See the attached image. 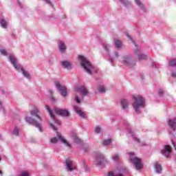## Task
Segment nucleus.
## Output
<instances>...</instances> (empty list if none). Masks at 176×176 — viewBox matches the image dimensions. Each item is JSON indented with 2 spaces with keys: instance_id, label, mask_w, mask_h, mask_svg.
<instances>
[{
  "instance_id": "f257e3e1",
  "label": "nucleus",
  "mask_w": 176,
  "mask_h": 176,
  "mask_svg": "<svg viewBox=\"0 0 176 176\" xmlns=\"http://www.w3.org/2000/svg\"><path fill=\"white\" fill-rule=\"evenodd\" d=\"M132 106L137 113H141V108L145 107V98L140 95L132 96Z\"/></svg>"
},
{
  "instance_id": "f03ea898",
  "label": "nucleus",
  "mask_w": 176,
  "mask_h": 176,
  "mask_svg": "<svg viewBox=\"0 0 176 176\" xmlns=\"http://www.w3.org/2000/svg\"><path fill=\"white\" fill-rule=\"evenodd\" d=\"M78 60L81 64V66L82 68H84L85 71H86L87 74L91 75V74L97 72V69L94 67L90 61H89L87 58H85V56L79 55Z\"/></svg>"
},
{
  "instance_id": "7ed1b4c3",
  "label": "nucleus",
  "mask_w": 176,
  "mask_h": 176,
  "mask_svg": "<svg viewBox=\"0 0 176 176\" xmlns=\"http://www.w3.org/2000/svg\"><path fill=\"white\" fill-rule=\"evenodd\" d=\"M9 60L11 64H12L14 68H15V69H16L18 72H21L23 76L27 79H31V75L30 74V73H28L27 70L24 69V68H23L21 65H19L17 63V59L16 58V56H14V55L10 54L9 56Z\"/></svg>"
},
{
  "instance_id": "20e7f679",
  "label": "nucleus",
  "mask_w": 176,
  "mask_h": 176,
  "mask_svg": "<svg viewBox=\"0 0 176 176\" xmlns=\"http://www.w3.org/2000/svg\"><path fill=\"white\" fill-rule=\"evenodd\" d=\"M129 160L136 170H142L143 164L141 159L134 156V153H129Z\"/></svg>"
},
{
  "instance_id": "39448f33",
  "label": "nucleus",
  "mask_w": 176,
  "mask_h": 176,
  "mask_svg": "<svg viewBox=\"0 0 176 176\" xmlns=\"http://www.w3.org/2000/svg\"><path fill=\"white\" fill-rule=\"evenodd\" d=\"M121 63L123 65H126V67H129V68H133V67H135V62L134 59H133V56L131 55H125L121 58Z\"/></svg>"
},
{
  "instance_id": "423d86ee",
  "label": "nucleus",
  "mask_w": 176,
  "mask_h": 176,
  "mask_svg": "<svg viewBox=\"0 0 176 176\" xmlns=\"http://www.w3.org/2000/svg\"><path fill=\"white\" fill-rule=\"evenodd\" d=\"M95 163L97 164V166H102L103 164H105V163H108V161H107V159H105V157L102 153H98L96 155L95 157Z\"/></svg>"
},
{
  "instance_id": "0eeeda50",
  "label": "nucleus",
  "mask_w": 176,
  "mask_h": 176,
  "mask_svg": "<svg viewBox=\"0 0 176 176\" xmlns=\"http://www.w3.org/2000/svg\"><path fill=\"white\" fill-rule=\"evenodd\" d=\"M26 122L29 123L30 124H33V126H35L37 129H38L39 131L42 133V125H41V123L38 122L36 120H34L32 118L27 117L26 118Z\"/></svg>"
},
{
  "instance_id": "6e6552de",
  "label": "nucleus",
  "mask_w": 176,
  "mask_h": 176,
  "mask_svg": "<svg viewBox=\"0 0 176 176\" xmlns=\"http://www.w3.org/2000/svg\"><path fill=\"white\" fill-rule=\"evenodd\" d=\"M55 86L56 89L58 90V91H60L61 96L63 97H66L67 88L65 86L61 85V84L58 81L55 82Z\"/></svg>"
},
{
  "instance_id": "1a4fd4ad",
  "label": "nucleus",
  "mask_w": 176,
  "mask_h": 176,
  "mask_svg": "<svg viewBox=\"0 0 176 176\" xmlns=\"http://www.w3.org/2000/svg\"><path fill=\"white\" fill-rule=\"evenodd\" d=\"M127 173H129V170L126 168H122L119 170V174L113 171H109L107 176H124V175L127 174Z\"/></svg>"
},
{
  "instance_id": "9d476101",
  "label": "nucleus",
  "mask_w": 176,
  "mask_h": 176,
  "mask_svg": "<svg viewBox=\"0 0 176 176\" xmlns=\"http://www.w3.org/2000/svg\"><path fill=\"white\" fill-rule=\"evenodd\" d=\"M54 111L57 115H60V116H69V111L67 109L55 108Z\"/></svg>"
},
{
  "instance_id": "9b49d317",
  "label": "nucleus",
  "mask_w": 176,
  "mask_h": 176,
  "mask_svg": "<svg viewBox=\"0 0 176 176\" xmlns=\"http://www.w3.org/2000/svg\"><path fill=\"white\" fill-rule=\"evenodd\" d=\"M45 108L47 111V112L50 113L52 119H53L54 120V123H56V124H61V122H60V120L56 119V117L54 116V114L53 113V111H52V109H50V107H49V105H45Z\"/></svg>"
},
{
  "instance_id": "f8f14e48",
  "label": "nucleus",
  "mask_w": 176,
  "mask_h": 176,
  "mask_svg": "<svg viewBox=\"0 0 176 176\" xmlns=\"http://www.w3.org/2000/svg\"><path fill=\"white\" fill-rule=\"evenodd\" d=\"M60 67L66 69H71L72 68V63L69 60L60 61Z\"/></svg>"
},
{
  "instance_id": "ddd939ff",
  "label": "nucleus",
  "mask_w": 176,
  "mask_h": 176,
  "mask_svg": "<svg viewBox=\"0 0 176 176\" xmlns=\"http://www.w3.org/2000/svg\"><path fill=\"white\" fill-rule=\"evenodd\" d=\"M161 153H162L165 157H170V154L171 153V146L166 145L164 148L161 151Z\"/></svg>"
},
{
  "instance_id": "4468645a",
  "label": "nucleus",
  "mask_w": 176,
  "mask_h": 176,
  "mask_svg": "<svg viewBox=\"0 0 176 176\" xmlns=\"http://www.w3.org/2000/svg\"><path fill=\"white\" fill-rule=\"evenodd\" d=\"M77 91H78V93H81L82 97L89 96V91L85 86H80V87H77Z\"/></svg>"
},
{
  "instance_id": "2eb2a0df",
  "label": "nucleus",
  "mask_w": 176,
  "mask_h": 176,
  "mask_svg": "<svg viewBox=\"0 0 176 176\" xmlns=\"http://www.w3.org/2000/svg\"><path fill=\"white\" fill-rule=\"evenodd\" d=\"M135 54L137 56V57L140 61H141V60L146 59V55L141 53V51L138 48L135 50Z\"/></svg>"
},
{
  "instance_id": "dca6fc26",
  "label": "nucleus",
  "mask_w": 176,
  "mask_h": 176,
  "mask_svg": "<svg viewBox=\"0 0 176 176\" xmlns=\"http://www.w3.org/2000/svg\"><path fill=\"white\" fill-rule=\"evenodd\" d=\"M74 109L75 112L76 113H78V115H79V116H80V118H86V113H85V112H83L82 111V109L80 108V107H79L78 105H74Z\"/></svg>"
},
{
  "instance_id": "f3484780",
  "label": "nucleus",
  "mask_w": 176,
  "mask_h": 176,
  "mask_svg": "<svg viewBox=\"0 0 176 176\" xmlns=\"http://www.w3.org/2000/svg\"><path fill=\"white\" fill-rule=\"evenodd\" d=\"M38 113H39V109H38L37 107H35L31 112L30 114L32 116H36V118H38L39 122H42V118H41V116H39L38 115Z\"/></svg>"
},
{
  "instance_id": "a211bd4d",
  "label": "nucleus",
  "mask_w": 176,
  "mask_h": 176,
  "mask_svg": "<svg viewBox=\"0 0 176 176\" xmlns=\"http://www.w3.org/2000/svg\"><path fill=\"white\" fill-rule=\"evenodd\" d=\"M57 137L60 140V141L63 142V144H64L66 146H68V148H71V144L65 139H64V138H63L61 134L57 133Z\"/></svg>"
},
{
  "instance_id": "6ab92c4d",
  "label": "nucleus",
  "mask_w": 176,
  "mask_h": 176,
  "mask_svg": "<svg viewBox=\"0 0 176 176\" xmlns=\"http://www.w3.org/2000/svg\"><path fill=\"white\" fill-rule=\"evenodd\" d=\"M120 104L124 111H127V109H129V102L127 101V100L122 99L120 101Z\"/></svg>"
},
{
  "instance_id": "aec40b11",
  "label": "nucleus",
  "mask_w": 176,
  "mask_h": 176,
  "mask_svg": "<svg viewBox=\"0 0 176 176\" xmlns=\"http://www.w3.org/2000/svg\"><path fill=\"white\" fill-rule=\"evenodd\" d=\"M72 137L76 144H80L82 142V140L78 137L75 131L72 132Z\"/></svg>"
},
{
  "instance_id": "412c9836",
  "label": "nucleus",
  "mask_w": 176,
  "mask_h": 176,
  "mask_svg": "<svg viewBox=\"0 0 176 176\" xmlns=\"http://www.w3.org/2000/svg\"><path fill=\"white\" fill-rule=\"evenodd\" d=\"M58 47L60 53H64L66 52L67 46L65 45V43H64V41H60Z\"/></svg>"
},
{
  "instance_id": "4be33fe9",
  "label": "nucleus",
  "mask_w": 176,
  "mask_h": 176,
  "mask_svg": "<svg viewBox=\"0 0 176 176\" xmlns=\"http://www.w3.org/2000/svg\"><path fill=\"white\" fill-rule=\"evenodd\" d=\"M168 126H170L174 131L176 130V118L168 120Z\"/></svg>"
},
{
  "instance_id": "5701e85b",
  "label": "nucleus",
  "mask_w": 176,
  "mask_h": 176,
  "mask_svg": "<svg viewBox=\"0 0 176 176\" xmlns=\"http://www.w3.org/2000/svg\"><path fill=\"white\" fill-rule=\"evenodd\" d=\"M135 2L136 5L139 6L140 9H142V10H143L144 13L146 12V9H145V6L143 5L140 0H135Z\"/></svg>"
},
{
  "instance_id": "b1692460",
  "label": "nucleus",
  "mask_w": 176,
  "mask_h": 176,
  "mask_svg": "<svg viewBox=\"0 0 176 176\" xmlns=\"http://www.w3.org/2000/svg\"><path fill=\"white\" fill-rule=\"evenodd\" d=\"M66 167L67 168V171H72V170H74V167L72 166V161L67 160Z\"/></svg>"
},
{
  "instance_id": "393cba45",
  "label": "nucleus",
  "mask_w": 176,
  "mask_h": 176,
  "mask_svg": "<svg viewBox=\"0 0 176 176\" xmlns=\"http://www.w3.org/2000/svg\"><path fill=\"white\" fill-rule=\"evenodd\" d=\"M155 168L156 173H157L158 174H160L162 173V165H160V164L156 162L155 164Z\"/></svg>"
},
{
  "instance_id": "a878e982",
  "label": "nucleus",
  "mask_w": 176,
  "mask_h": 176,
  "mask_svg": "<svg viewBox=\"0 0 176 176\" xmlns=\"http://www.w3.org/2000/svg\"><path fill=\"white\" fill-rule=\"evenodd\" d=\"M114 45L118 49L122 47V41L118 38L114 39Z\"/></svg>"
},
{
  "instance_id": "bb28decb",
  "label": "nucleus",
  "mask_w": 176,
  "mask_h": 176,
  "mask_svg": "<svg viewBox=\"0 0 176 176\" xmlns=\"http://www.w3.org/2000/svg\"><path fill=\"white\" fill-rule=\"evenodd\" d=\"M128 132L129 133V134H131V137L133 138V140L135 141H137V142H140V139L137 138V137H135V133H134V132H133V131H131V129H129Z\"/></svg>"
},
{
  "instance_id": "cd10ccee",
  "label": "nucleus",
  "mask_w": 176,
  "mask_h": 176,
  "mask_svg": "<svg viewBox=\"0 0 176 176\" xmlns=\"http://www.w3.org/2000/svg\"><path fill=\"white\" fill-rule=\"evenodd\" d=\"M0 24L3 28H7L8 27V22L5 21L4 19L0 20Z\"/></svg>"
},
{
  "instance_id": "c85d7f7f",
  "label": "nucleus",
  "mask_w": 176,
  "mask_h": 176,
  "mask_svg": "<svg viewBox=\"0 0 176 176\" xmlns=\"http://www.w3.org/2000/svg\"><path fill=\"white\" fill-rule=\"evenodd\" d=\"M170 67H176V59H172L169 61Z\"/></svg>"
},
{
  "instance_id": "c756f323",
  "label": "nucleus",
  "mask_w": 176,
  "mask_h": 176,
  "mask_svg": "<svg viewBox=\"0 0 176 176\" xmlns=\"http://www.w3.org/2000/svg\"><path fill=\"white\" fill-rule=\"evenodd\" d=\"M122 3H124V6H129L131 5V3L127 0H120Z\"/></svg>"
},
{
  "instance_id": "7c9ffc66",
  "label": "nucleus",
  "mask_w": 176,
  "mask_h": 176,
  "mask_svg": "<svg viewBox=\"0 0 176 176\" xmlns=\"http://www.w3.org/2000/svg\"><path fill=\"white\" fill-rule=\"evenodd\" d=\"M125 35L127 36V38H129V39H130V41H131V42H133V45L135 44V41L133 40V38L131 37V36H130V34H129V32H126ZM135 46H137V45H135Z\"/></svg>"
},
{
  "instance_id": "2f4dec72",
  "label": "nucleus",
  "mask_w": 176,
  "mask_h": 176,
  "mask_svg": "<svg viewBox=\"0 0 176 176\" xmlns=\"http://www.w3.org/2000/svg\"><path fill=\"white\" fill-rule=\"evenodd\" d=\"M19 133V128H17V126H15L12 132L13 135L18 136Z\"/></svg>"
},
{
  "instance_id": "473e14b6",
  "label": "nucleus",
  "mask_w": 176,
  "mask_h": 176,
  "mask_svg": "<svg viewBox=\"0 0 176 176\" xmlns=\"http://www.w3.org/2000/svg\"><path fill=\"white\" fill-rule=\"evenodd\" d=\"M103 47L104 50L107 51L108 53V52H109V47H111V45H109V44H107V43H104Z\"/></svg>"
},
{
  "instance_id": "72a5a7b5",
  "label": "nucleus",
  "mask_w": 176,
  "mask_h": 176,
  "mask_svg": "<svg viewBox=\"0 0 176 176\" xmlns=\"http://www.w3.org/2000/svg\"><path fill=\"white\" fill-rule=\"evenodd\" d=\"M111 142H112V140H111V139L104 140L103 145L104 146H107V145H109V144H111Z\"/></svg>"
},
{
  "instance_id": "f704fd0d",
  "label": "nucleus",
  "mask_w": 176,
  "mask_h": 176,
  "mask_svg": "<svg viewBox=\"0 0 176 176\" xmlns=\"http://www.w3.org/2000/svg\"><path fill=\"white\" fill-rule=\"evenodd\" d=\"M0 54H2L3 56H8V52L5 49H1Z\"/></svg>"
},
{
  "instance_id": "c9c22d12",
  "label": "nucleus",
  "mask_w": 176,
  "mask_h": 176,
  "mask_svg": "<svg viewBox=\"0 0 176 176\" xmlns=\"http://www.w3.org/2000/svg\"><path fill=\"white\" fill-rule=\"evenodd\" d=\"M113 160H114V162H118V160H119V159H120V157L119 156V155L118 154H115L113 157H112Z\"/></svg>"
},
{
  "instance_id": "e433bc0d",
  "label": "nucleus",
  "mask_w": 176,
  "mask_h": 176,
  "mask_svg": "<svg viewBox=\"0 0 176 176\" xmlns=\"http://www.w3.org/2000/svg\"><path fill=\"white\" fill-rule=\"evenodd\" d=\"M99 92L100 93H105V87L103 85L99 86Z\"/></svg>"
},
{
  "instance_id": "4c0bfd02",
  "label": "nucleus",
  "mask_w": 176,
  "mask_h": 176,
  "mask_svg": "<svg viewBox=\"0 0 176 176\" xmlns=\"http://www.w3.org/2000/svg\"><path fill=\"white\" fill-rule=\"evenodd\" d=\"M95 133L97 134H99V133H101V128L100 126H96L95 128Z\"/></svg>"
},
{
  "instance_id": "58836bf2",
  "label": "nucleus",
  "mask_w": 176,
  "mask_h": 176,
  "mask_svg": "<svg viewBox=\"0 0 176 176\" xmlns=\"http://www.w3.org/2000/svg\"><path fill=\"white\" fill-rule=\"evenodd\" d=\"M57 138H52L50 140L52 144H57Z\"/></svg>"
},
{
  "instance_id": "ea45409f",
  "label": "nucleus",
  "mask_w": 176,
  "mask_h": 176,
  "mask_svg": "<svg viewBox=\"0 0 176 176\" xmlns=\"http://www.w3.org/2000/svg\"><path fill=\"white\" fill-rule=\"evenodd\" d=\"M75 100L78 104H80V99L79 98V96H78L77 95H76Z\"/></svg>"
},
{
  "instance_id": "a19ab883",
  "label": "nucleus",
  "mask_w": 176,
  "mask_h": 176,
  "mask_svg": "<svg viewBox=\"0 0 176 176\" xmlns=\"http://www.w3.org/2000/svg\"><path fill=\"white\" fill-rule=\"evenodd\" d=\"M50 127H52V129H53V130H54V131H57V128L56 126H54V125L52 123H50Z\"/></svg>"
},
{
  "instance_id": "79ce46f5",
  "label": "nucleus",
  "mask_w": 176,
  "mask_h": 176,
  "mask_svg": "<svg viewBox=\"0 0 176 176\" xmlns=\"http://www.w3.org/2000/svg\"><path fill=\"white\" fill-rule=\"evenodd\" d=\"M113 58H118V57H119V53L118 52H114L113 55Z\"/></svg>"
},
{
  "instance_id": "37998d69",
  "label": "nucleus",
  "mask_w": 176,
  "mask_h": 176,
  "mask_svg": "<svg viewBox=\"0 0 176 176\" xmlns=\"http://www.w3.org/2000/svg\"><path fill=\"white\" fill-rule=\"evenodd\" d=\"M158 94L162 97L163 96V89L158 90Z\"/></svg>"
},
{
  "instance_id": "c03bdc74",
  "label": "nucleus",
  "mask_w": 176,
  "mask_h": 176,
  "mask_svg": "<svg viewBox=\"0 0 176 176\" xmlns=\"http://www.w3.org/2000/svg\"><path fill=\"white\" fill-rule=\"evenodd\" d=\"M47 3H48V5H51L52 6H53V5H52V2L50 1V0H45Z\"/></svg>"
},
{
  "instance_id": "a18cd8bd",
  "label": "nucleus",
  "mask_w": 176,
  "mask_h": 176,
  "mask_svg": "<svg viewBox=\"0 0 176 176\" xmlns=\"http://www.w3.org/2000/svg\"><path fill=\"white\" fill-rule=\"evenodd\" d=\"M171 76H173V78H176V73L175 72H172L171 73Z\"/></svg>"
},
{
  "instance_id": "49530a36",
  "label": "nucleus",
  "mask_w": 176,
  "mask_h": 176,
  "mask_svg": "<svg viewBox=\"0 0 176 176\" xmlns=\"http://www.w3.org/2000/svg\"><path fill=\"white\" fill-rule=\"evenodd\" d=\"M83 163H84V167L85 168L86 171H87L88 170L87 166H86V164H85V161L83 162Z\"/></svg>"
},
{
  "instance_id": "de8ad7c7",
  "label": "nucleus",
  "mask_w": 176,
  "mask_h": 176,
  "mask_svg": "<svg viewBox=\"0 0 176 176\" xmlns=\"http://www.w3.org/2000/svg\"><path fill=\"white\" fill-rule=\"evenodd\" d=\"M17 3L20 6V8H23V6H21V3H20V1H17Z\"/></svg>"
},
{
  "instance_id": "09e8293b",
  "label": "nucleus",
  "mask_w": 176,
  "mask_h": 176,
  "mask_svg": "<svg viewBox=\"0 0 176 176\" xmlns=\"http://www.w3.org/2000/svg\"><path fill=\"white\" fill-rule=\"evenodd\" d=\"M172 144H173V146H174V148L176 151V144H175V143L172 141Z\"/></svg>"
},
{
  "instance_id": "8fccbe9b",
  "label": "nucleus",
  "mask_w": 176,
  "mask_h": 176,
  "mask_svg": "<svg viewBox=\"0 0 176 176\" xmlns=\"http://www.w3.org/2000/svg\"><path fill=\"white\" fill-rule=\"evenodd\" d=\"M0 175H1V176L3 175V173L2 172V170H0Z\"/></svg>"
},
{
  "instance_id": "3c124183",
  "label": "nucleus",
  "mask_w": 176,
  "mask_h": 176,
  "mask_svg": "<svg viewBox=\"0 0 176 176\" xmlns=\"http://www.w3.org/2000/svg\"><path fill=\"white\" fill-rule=\"evenodd\" d=\"M110 61H111V63H113V58H111Z\"/></svg>"
},
{
  "instance_id": "603ef678",
  "label": "nucleus",
  "mask_w": 176,
  "mask_h": 176,
  "mask_svg": "<svg viewBox=\"0 0 176 176\" xmlns=\"http://www.w3.org/2000/svg\"><path fill=\"white\" fill-rule=\"evenodd\" d=\"M2 108V102H0V109Z\"/></svg>"
},
{
  "instance_id": "864d4df0",
  "label": "nucleus",
  "mask_w": 176,
  "mask_h": 176,
  "mask_svg": "<svg viewBox=\"0 0 176 176\" xmlns=\"http://www.w3.org/2000/svg\"><path fill=\"white\" fill-rule=\"evenodd\" d=\"M126 126H129V124L127 122H126Z\"/></svg>"
},
{
  "instance_id": "5fc2aeb1",
  "label": "nucleus",
  "mask_w": 176,
  "mask_h": 176,
  "mask_svg": "<svg viewBox=\"0 0 176 176\" xmlns=\"http://www.w3.org/2000/svg\"><path fill=\"white\" fill-rule=\"evenodd\" d=\"M1 157H0V162H1Z\"/></svg>"
}]
</instances>
